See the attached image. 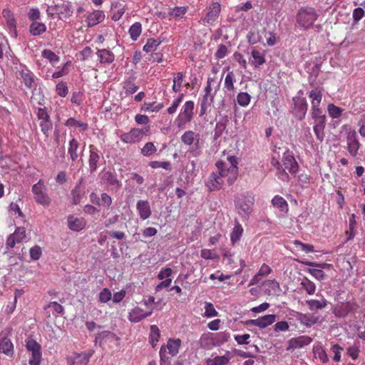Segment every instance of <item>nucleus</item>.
Segmentation results:
<instances>
[{"label": "nucleus", "instance_id": "16", "mask_svg": "<svg viewBox=\"0 0 365 365\" xmlns=\"http://www.w3.org/2000/svg\"><path fill=\"white\" fill-rule=\"evenodd\" d=\"M19 72L25 86L29 88H32L35 83V75L34 73L24 65L19 66Z\"/></svg>", "mask_w": 365, "mask_h": 365}, {"label": "nucleus", "instance_id": "21", "mask_svg": "<svg viewBox=\"0 0 365 365\" xmlns=\"http://www.w3.org/2000/svg\"><path fill=\"white\" fill-rule=\"evenodd\" d=\"M296 319L299 323L307 327H311L319 322V317L313 314H302L298 312Z\"/></svg>", "mask_w": 365, "mask_h": 365}, {"label": "nucleus", "instance_id": "51", "mask_svg": "<svg viewBox=\"0 0 365 365\" xmlns=\"http://www.w3.org/2000/svg\"><path fill=\"white\" fill-rule=\"evenodd\" d=\"M163 103L156 104L155 102L153 103H145L143 105L142 110L145 112H158L163 108Z\"/></svg>", "mask_w": 365, "mask_h": 365}, {"label": "nucleus", "instance_id": "41", "mask_svg": "<svg viewBox=\"0 0 365 365\" xmlns=\"http://www.w3.org/2000/svg\"><path fill=\"white\" fill-rule=\"evenodd\" d=\"M187 7L186 6H175L168 9V15L173 18H182L187 12Z\"/></svg>", "mask_w": 365, "mask_h": 365}, {"label": "nucleus", "instance_id": "13", "mask_svg": "<svg viewBox=\"0 0 365 365\" xmlns=\"http://www.w3.org/2000/svg\"><path fill=\"white\" fill-rule=\"evenodd\" d=\"M153 314V309L148 311H144L143 309L135 307L128 313V319L132 323H138L147 318Z\"/></svg>", "mask_w": 365, "mask_h": 365}, {"label": "nucleus", "instance_id": "53", "mask_svg": "<svg viewBox=\"0 0 365 365\" xmlns=\"http://www.w3.org/2000/svg\"><path fill=\"white\" fill-rule=\"evenodd\" d=\"M327 110H328L329 115L332 118H339L344 110L342 108H341L332 103L328 105Z\"/></svg>", "mask_w": 365, "mask_h": 365}, {"label": "nucleus", "instance_id": "35", "mask_svg": "<svg viewBox=\"0 0 365 365\" xmlns=\"http://www.w3.org/2000/svg\"><path fill=\"white\" fill-rule=\"evenodd\" d=\"M215 96L210 94H204L200 103V115H205L207 112V108L210 106L214 102Z\"/></svg>", "mask_w": 365, "mask_h": 365}, {"label": "nucleus", "instance_id": "64", "mask_svg": "<svg viewBox=\"0 0 365 365\" xmlns=\"http://www.w3.org/2000/svg\"><path fill=\"white\" fill-rule=\"evenodd\" d=\"M359 127V133L362 138H365V115H362L361 118L357 123Z\"/></svg>", "mask_w": 365, "mask_h": 365}, {"label": "nucleus", "instance_id": "31", "mask_svg": "<svg viewBox=\"0 0 365 365\" xmlns=\"http://www.w3.org/2000/svg\"><path fill=\"white\" fill-rule=\"evenodd\" d=\"M0 352L9 356L14 354V346L9 339L4 337L0 339Z\"/></svg>", "mask_w": 365, "mask_h": 365}, {"label": "nucleus", "instance_id": "58", "mask_svg": "<svg viewBox=\"0 0 365 365\" xmlns=\"http://www.w3.org/2000/svg\"><path fill=\"white\" fill-rule=\"evenodd\" d=\"M314 352L315 356L318 358L322 363H327L329 361L327 354L322 347L314 349Z\"/></svg>", "mask_w": 365, "mask_h": 365}, {"label": "nucleus", "instance_id": "49", "mask_svg": "<svg viewBox=\"0 0 365 365\" xmlns=\"http://www.w3.org/2000/svg\"><path fill=\"white\" fill-rule=\"evenodd\" d=\"M251 96L247 92H240L237 96L238 104L242 107L247 106L250 103Z\"/></svg>", "mask_w": 365, "mask_h": 365}, {"label": "nucleus", "instance_id": "44", "mask_svg": "<svg viewBox=\"0 0 365 365\" xmlns=\"http://www.w3.org/2000/svg\"><path fill=\"white\" fill-rule=\"evenodd\" d=\"M161 43H162V41H160L159 39H155L153 38H148L147 40L146 43L143 46V50L147 53L155 51L158 48V47L160 45Z\"/></svg>", "mask_w": 365, "mask_h": 365}, {"label": "nucleus", "instance_id": "29", "mask_svg": "<svg viewBox=\"0 0 365 365\" xmlns=\"http://www.w3.org/2000/svg\"><path fill=\"white\" fill-rule=\"evenodd\" d=\"M114 339H118L116 335L110 331H103L96 334L95 339V343L99 344L100 346H102L103 342H106L108 341H112Z\"/></svg>", "mask_w": 365, "mask_h": 365}, {"label": "nucleus", "instance_id": "32", "mask_svg": "<svg viewBox=\"0 0 365 365\" xmlns=\"http://www.w3.org/2000/svg\"><path fill=\"white\" fill-rule=\"evenodd\" d=\"M272 205L279 209L280 212L286 214L289 210V206L287 202L281 196L276 195L272 200Z\"/></svg>", "mask_w": 365, "mask_h": 365}, {"label": "nucleus", "instance_id": "55", "mask_svg": "<svg viewBox=\"0 0 365 365\" xmlns=\"http://www.w3.org/2000/svg\"><path fill=\"white\" fill-rule=\"evenodd\" d=\"M65 125L68 127H78L81 128L82 130H86L88 128V125L82 121H78L75 120L73 118H68Z\"/></svg>", "mask_w": 365, "mask_h": 365}, {"label": "nucleus", "instance_id": "42", "mask_svg": "<svg viewBox=\"0 0 365 365\" xmlns=\"http://www.w3.org/2000/svg\"><path fill=\"white\" fill-rule=\"evenodd\" d=\"M301 287L304 289L306 292L309 294L312 295L314 294L316 291V285L315 284L307 279V277H304L300 283Z\"/></svg>", "mask_w": 365, "mask_h": 365}, {"label": "nucleus", "instance_id": "26", "mask_svg": "<svg viewBox=\"0 0 365 365\" xmlns=\"http://www.w3.org/2000/svg\"><path fill=\"white\" fill-rule=\"evenodd\" d=\"M96 54L101 63L110 64L115 60L114 53L108 49H98Z\"/></svg>", "mask_w": 365, "mask_h": 365}, {"label": "nucleus", "instance_id": "2", "mask_svg": "<svg viewBox=\"0 0 365 365\" xmlns=\"http://www.w3.org/2000/svg\"><path fill=\"white\" fill-rule=\"evenodd\" d=\"M217 172H212L210 175L206 185L210 191L219 190L222 188L224 181L223 178L226 175L225 163L217 161L215 164Z\"/></svg>", "mask_w": 365, "mask_h": 365}, {"label": "nucleus", "instance_id": "25", "mask_svg": "<svg viewBox=\"0 0 365 365\" xmlns=\"http://www.w3.org/2000/svg\"><path fill=\"white\" fill-rule=\"evenodd\" d=\"M136 209L142 220H146L151 215L150 203L147 200H138L136 204Z\"/></svg>", "mask_w": 365, "mask_h": 365}, {"label": "nucleus", "instance_id": "33", "mask_svg": "<svg viewBox=\"0 0 365 365\" xmlns=\"http://www.w3.org/2000/svg\"><path fill=\"white\" fill-rule=\"evenodd\" d=\"M220 82H216L213 78L209 77L207 81V85L204 89L205 93L215 96L216 93L220 89Z\"/></svg>", "mask_w": 365, "mask_h": 365}, {"label": "nucleus", "instance_id": "3", "mask_svg": "<svg viewBox=\"0 0 365 365\" xmlns=\"http://www.w3.org/2000/svg\"><path fill=\"white\" fill-rule=\"evenodd\" d=\"M254 196L251 193H244L239 195L235 200V206L238 213L244 218H248L254 205Z\"/></svg>", "mask_w": 365, "mask_h": 365}, {"label": "nucleus", "instance_id": "11", "mask_svg": "<svg viewBox=\"0 0 365 365\" xmlns=\"http://www.w3.org/2000/svg\"><path fill=\"white\" fill-rule=\"evenodd\" d=\"M293 114L294 117L299 120L304 119L308 108L306 99L301 96H295L293 98Z\"/></svg>", "mask_w": 365, "mask_h": 365}, {"label": "nucleus", "instance_id": "12", "mask_svg": "<svg viewBox=\"0 0 365 365\" xmlns=\"http://www.w3.org/2000/svg\"><path fill=\"white\" fill-rule=\"evenodd\" d=\"M93 353V350L88 352L73 353L67 358L68 364V365H87Z\"/></svg>", "mask_w": 365, "mask_h": 365}, {"label": "nucleus", "instance_id": "38", "mask_svg": "<svg viewBox=\"0 0 365 365\" xmlns=\"http://www.w3.org/2000/svg\"><path fill=\"white\" fill-rule=\"evenodd\" d=\"M230 356L227 353L224 356H217L213 359H209L207 361V365H227L230 362Z\"/></svg>", "mask_w": 365, "mask_h": 365}, {"label": "nucleus", "instance_id": "6", "mask_svg": "<svg viewBox=\"0 0 365 365\" xmlns=\"http://www.w3.org/2000/svg\"><path fill=\"white\" fill-rule=\"evenodd\" d=\"M309 97L312 104V118L314 119L326 118L325 113L319 108V105L322 99V92L321 88H316L309 92Z\"/></svg>", "mask_w": 365, "mask_h": 365}, {"label": "nucleus", "instance_id": "28", "mask_svg": "<svg viewBox=\"0 0 365 365\" xmlns=\"http://www.w3.org/2000/svg\"><path fill=\"white\" fill-rule=\"evenodd\" d=\"M56 9L63 17H70L73 13V8L69 1H61L56 4Z\"/></svg>", "mask_w": 365, "mask_h": 365}, {"label": "nucleus", "instance_id": "22", "mask_svg": "<svg viewBox=\"0 0 365 365\" xmlns=\"http://www.w3.org/2000/svg\"><path fill=\"white\" fill-rule=\"evenodd\" d=\"M283 165L291 174H295L298 170V164L294 156L289 152L284 154Z\"/></svg>", "mask_w": 365, "mask_h": 365}, {"label": "nucleus", "instance_id": "62", "mask_svg": "<svg viewBox=\"0 0 365 365\" xmlns=\"http://www.w3.org/2000/svg\"><path fill=\"white\" fill-rule=\"evenodd\" d=\"M112 294L110 291L107 289L104 288L103 290L99 293V301L101 303H106L108 301L111 299Z\"/></svg>", "mask_w": 365, "mask_h": 365}, {"label": "nucleus", "instance_id": "8", "mask_svg": "<svg viewBox=\"0 0 365 365\" xmlns=\"http://www.w3.org/2000/svg\"><path fill=\"white\" fill-rule=\"evenodd\" d=\"M26 347L31 353V357L29 359L30 365H40L41 360V347L35 340L29 339L26 341Z\"/></svg>", "mask_w": 365, "mask_h": 365}, {"label": "nucleus", "instance_id": "23", "mask_svg": "<svg viewBox=\"0 0 365 365\" xmlns=\"http://www.w3.org/2000/svg\"><path fill=\"white\" fill-rule=\"evenodd\" d=\"M89 148L90 155L88 158V165L90 172L93 173L96 171L98 168V163L101 158L97 148L94 145H91Z\"/></svg>", "mask_w": 365, "mask_h": 365}, {"label": "nucleus", "instance_id": "36", "mask_svg": "<svg viewBox=\"0 0 365 365\" xmlns=\"http://www.w3.org/2000/svg\"><path fill=\"white\" fill-rule=\"evenodd\" d=\"M226 69L229 71L230 67H227ZM235 82V77L233 71H228L227 73L225 81H224V88L227 91H233L235 89L234 83Z\"/></svg>", "mask_w": 365, "mask_h": 365}, {"label": "nucleus", "instance_id": "50", "mask_svg": "<svg viewBox=\"0 0 365 365\" xmlns=\"http://www.w3.org/2000/svg\"><path fill=\"white\" fill-rule=\"evenodd\" d=\"M160 334L158 327L156 325H151L150 327V344L153 347H155L156 343L158 341Z\"/></svg>", "mask_w": 365, "mask_h": 365}, {"label": "nucleus", "instance_id": "17", "mask_svg": "<svg viewBox=\"0 0 365 365\" xmlns=\"http://www.w3.org/2000/svg\"><path fill=\"white\" fill-rule=\"evenodd\" d=\"M102 180L110 185V190L118 191L122 186V182L118 180L115 173L106 171L103 174Z\"/></svg>", "mask_w": 365, "mask_h": 365}, {"label": "nucleus", "instance_id": "27", "mask_svg": "<svg viewBox=\"0 0 365 365\" xmlns=\"http://www.w3.org/2000/svg\"><path fill=\"white\" fill-rule=\"evenodd\" d=\"M312 339L309 336H301L297 338H292L289 341V349H297L303 347L304 346L308 345L311 342Z\"/></svg>", "mask_w": 365, "mask_h": 365}, {"label": "nucleus", "instance_id": "61", "mask_svg": "<svg viewBox=\"0 0 365 365\" xmlns=\"http://www.w3.org/2000/svg\"><path fill=\"white\" fill-rule=\"evenodd\" d=\"M29 255L31 259L38 260L42 255L41 247L38 245L32 247L29 250Z\"/></svg>", "mask_w": 365, "mask_h": 365}, {"label": "nucleus", "instance_id": "45", "mask_svg": "<svg viewBox=\"0 0 365 365\" xmlns=\"http://www.w3.org/2000/svg\"><path fill=\"white\" fill-rule=\"evenodd\" d=\"M46 30V26L44 24L38 21H34L30 26V32L33 36H38Z\"/></svg>", "mask_w": 365, "mask_h": 365}, {"label": "nucleus", "instance_id": "40", "mask_svg": "<svg viewBox=\"0 0 365 365\" xmlns=\"http://www.w3.org/2000/svg\"><path fill=\"white\" fill-rule=\"evenodd\" d=\"M45 101L44 96L40 89H34L32 91L31 103L35 106L43 105Z\"/></svg>", "mask_w": 365, "mask_h": 365}, {"label": "nucleus", "instance_id": "47", "mask_svg": "<svg viewBox=\"0 0 365 365\" xmlns=\"http://www.w3.org/2000/svg\"><path fill=\"white\" fill-rule=\"evenodd\" d=\"M180 339H169L167 343V348L169 351V354L172 356H175L178 351L180 346Z\"/></svg>", "mask_w": 365, "mask_h": 365}, {"label": "nucleus", "instance_id": "37", "mask_svg": "<svg viewBox=\"0 0 365 365\" xmlns=\"http://www.w3.org/2000/svg\"><path fill=\"white\" fill-rule=\"evenodd\" d=\"M79 143L75 138H72L69 141L68 153L70 155V158L72 161H76L78 157L77 150L78 149Z\"/></svg>", "mask_w": 365, "mask_h": 365}, {"label": "nucleus", "instance_id": "5", "mask_svg": "<svg viewBox=\"0 0 365 365\" xmlns=\"http://www.w3.org/2000/svg\"><path fill=\"white\" fill-rule=\"evenodd\" d=\"M34 198L36 203L48 207L51 203V198L47 193V187L42 180H39L31 188Z\"/></svg>", "mask_w": 365, "mask_h": 365}, {"label": "nucleus", "instance_id": "1", "mask_svg": "<svg viewBox=\"0 0 365 365\" xmlns=\"http://www.w3.org/2000/svg\"><path fill=\"white\" fill-rule=\"evenodd\" d=\"M318 16L317 11L313 7H302L297 14V23L304 29H308L313 26Z\"/></svg>", "mask_w": 365, "mask_h": 365}, {"label": "nucleus", "instance_id": "52", "mask_svg": "<svg viewBox=\"0 0 365 365\" xmlns=\"http://www.w3.org/2000/svg\"><path fill=\"white\" fill-rule=\"evenodd\" d=\"M227 160L230 163V166L227 167V164L225 163V169L227 172H234V174L235 172H238V160L236 156L231 155L227 157Z\"/></svg>", "mask_w": 365, "mask_h": 365}, {"label": "nucleus", "instance_id": "57", "mask_svg": "<svg viewBox=\"0 0 365 365\" xmlns=\"http://www.w3.org/2000/svg\"><path fill=\"white\" fill-rule=\"evenodd\" d=\"M157 149L154 144L151 142L145 143L141 149V153L145 156H150L156 152Z\"/></svg>", "mask_w": 365, "mask_h": 365}, {"label": "nucleus", "instance_id": "30", "mask_svg": "<svg viewBox=\"0 0 365 365\" xmlns=\"http://www.w3.org/2000/svg\"><path fill=\"white\" fill-rule=\"evenodd\" d=\"M91 198L98 205L109 207L112 204V198L107 193H102L98 198L95 193H91Z\"/></svg>", "mask_w": 365, "mask_h": 365}, {"label": "nucleus", "instance_id": "18", "mask_svg": "<svg viewBox=\"0 0 365 365\" xmlns=\"http://www.w3.org/2000/svg\"><path fill=\"white\" fill-rule=\"evenodd\" d=\"M220 10V4L218 2H213L209 7L208 11L203 19V22L212 24L219 16Z\"/></svg>", "mask_w": 365, "mask_h": 365}, {"label": "nucleus", "instance_id": "43", "mask_svg": "<svg viewBox=\"0 0 365 365\" xmlns=\"http://www.w3.org/2000/svg\"><path fill=\"white\" fill-rule=\"evenodd\" d=\"M142 32V25L140 22H135L129 28L128 33L133 41H136Z\"/></svg>", "mask_w": 365, "mask_h": 365}, {"label": "nucleus", "instance_id": "60", "mask_svg": "<svg viewBox=\"0 0 365 365\" xmlns=\"http://www.w3.org/2000/svg\"><path fill=\"white\" fill-rule=\"evenodd\" d=\"M149 166L152 168H163L165 170H171V164L170 162H160V161H151L149 163Z\"/></svg>", "mask_w": 365, "mask_h": 365}, {"label": "nucleus", "instance_id": "54", "mask_svg": "<svg viewBox=\"0 0 365 365\" xmlns=\"http://www.w3.org/2000/svg\"><path fill=\"white\" fill-rule=\"evenodd\" d=\"M243 232V229L240 225H237L234 227L232 232L230 235V239L232 242V244L236 243L237 241L240 240L242 234Z\"/></svg>", "mask_w": 365, "mask_h": 365}, {"label": "nucleus", "instance_id": "4", "mask_svg": "<svg viewBox=\"0 0 365 365\" xmlns=\"http://www.w3.org/2000/svg\"><path fill=\"white\" fill-rule=\"evenodd\" d=\"M194 108L195 103L192 101H187L184 103L175 120V123L178 128H184L185 125L192 120Z\"/></svg>", "mask_w": 365, "mask_h": 365}, {"label": "nucleus", "instance_id": "63", "mask_svg": "<svg viewBox=\"0 0 365 365\" xmlns=\"http://www.w3.org/2000/svg\"><path fill=\"white\" fill-rule=\"evenodd\" d=\"M289 329V325L287 322L281 321L277 322L274 326V330L276 332L287 331Z\"/></svg>", "mask_w": 365, "mask_h": 365}, {"label": "nucleus", "instance_id": "59", "mask_svg": "<svg viewBox=\"0 0 365 365\" xmlns=\"http://www.w3.org/2000/svg\"><path fill=\"white\" fill-rule=\"evenodd\" d=\"M218 312L215 310L213 304L210 302H205V316L206 317H217Z\"/></svg>", "mask_w": 365, "mask_h": 365}, {"label": "nucleus", "instance_id": "56", "mask_svg": "<svg viewBox=\"0 0 365 365\" xmlns=\"http://www.w3.org/2000/svg\"><path fill=\"white\" fill-rule=\"evenodd\" d=\"M42 56L48 59L51 63H55L59 61V56L51 50L44 49L42 51Z\"/></svg>", "mask_w": 365, "mask_h": 365}, {"label": "nucleus", "instance_id": "46", "mask_svg": "<svg viewBox=\"0 0 365 365\" xmlns=\"http://www.w3.org/2000/svg\"><path fill=\"white\" fill-rule=\"evenodd\" d=\"M252 64L256 68L262 65L265 62L264 54L257 50H253L252 51Z\"/></svg>", "mask_w": 365, "mask_h": 365}, {"label": "nucleus", "instance_id": "34", "mask_svg": "<svg viewBox=\"0 0 365 365\" xmlns=\"http://www.w3.org/2000/svg\"><path fill=\"white\" fill-rule=\"evenodd\" d=\"M306 304H307L309 309L311 311H315L318 309H322L325 308L327 306L328 302L323 297L321 300L317 299H309L306 301Z\"/></svg>", "mask_w": 365, "mask_h": 365}, {"label": "nucleus", "instance_id": "14", "mask_svg": "<svg viewBox=\"0 0 365 365\" xmlns=\"http://www.w3.org/2000/svg\"><path fill=\"white\" fill-rule=\"evenodd\" d=\"M25 237L26 229L24 227H19L7 237L6 245L8 247L13 248L16 243H21Z\"/></svg>", "mask_w": 365, "mask_h": 365}, {"label": "nucleus", "instance_id": "15", "mask_svg": "<svg viewBox=\"0 0 365 365\" xmlns=\"http://www.w3.org/2000/svg\"><path fill=\"white\" fill-rule=\"evenodd\" d=\"M275 320L276 316L274 314H267L256 319H250L247 322V324L263 329L272 324Z\"/></svg>", "mask_w": 365, "mask_h": 365}, {"label": "nucleus", "instance_id": "7", "mask_svg": "<svg viewBox=\"0 0 365 365\" xmlns=\"http://www.w3.org/2000/svg\"><path fill=\"white\" fill-rule=\"evenodd\" d=\"M346 143L349 155L352 157H356L358 155L361 144L359 141L356 132L354 130L349 129L346 131Z\"/></svg>", "mask_w": 365, "mask_h": 365}, {"label": "nucleus", "instance_id": "39", "mask_svg": "<svg viewBox=\"0 0 365 365\" xmlns=\"http://www.w3.org/2000/svg\"><path fill=\"white\" fill-rule=\"evenodd\" d=\"M196 139L199 140V134L192 130L186 131L181 136V141L186 145H191Z\"/></svg>", "mask_w": 365, "mask_h": 365}, {"label": "nucleus", "instance_id": "20", "mask_svg": "<svg viewBox=\"0 0 365 365\" xmlns=\"http://www.w3.org/2000/svg\"><path fill=\"white\" fill-rule=\"evenodd\" d=\"M2 16L4 19L6 20V25L10 33H11L14 36L16 37V21L14 17L13 13L11 11L10 9H4L2 11Z\"/></svg>", "mask_w": 365, "mask_h": 365}, {"label": "nucleus", "instance_id": "24", "mask_svg": "<svg viewBox=\"0 0 365 365\" xmlns=\"http://www.w3.org/2000/svg\"><path fill=\"white\" fill-rule=\"evenodd\" d=\"M67 220L68 228L75 232L81 231L86 225V222L84 218L76 217L74 215H69Z\"/></svg>", "mask_w": 365, "mask_h": 365}, {"label": "nucleus", "instance_id": "9", "mask_svg": "<svg viewBox=\"0 0 365 365\" xmlns=\"http://www.w3.org/2000/svg\"><path fill=\"white\" fill-rule=\"evenodd\" d=\"M148 132L149 127L143 129L132 128L130 132L122 134L120 140L125 143H135L140 141Z\"/></svg>", "mask_w": 365, "mask_h": 365}, {"label": "nucleus", "instance_id": "19", "mask_svg": "<svg viewBox=\"0 0 365 365\" xmlns=\"http://www.w3.org/2000/svg\"><path fill=\"white\" fill-rule=\"evenodd\" d=\"M105 19V14L101 10H95L89 13L86 17V22L88 27H93Z\"/></svg>", "mask_w": 365, "mask_h": 365}, {"label": "nucleus", "instance_id": "48", "mask_svg": "<svg viewBox=\"0 0 365 365\" xmlns=\"http://www.w3.org/2000/svg\"><path fill=\"white\" fill-rule=\"evenodd\" d=\"M184 74L182 72H178L175 74L173 78V85L172 86V90L175 93H178L180 91V88L182 86V83L183 81Z\"/></svg>", "mask_w": 365, "mask_h": 365}, {"label": "nucleus", "instance_id": "10", "mask_svg": "<svg viewBox=\"0 0 365 365\" xmlns=\"http://www.w3.org/2000/svg\"><path fill=\"white\" fill-rule=\"evenodd\" d=\"M38 119L40 120L39 126L41 132L48 137L50 131L52 130L53 125L50 116L45 108H38L36 113Z\"/></svg>", "mask_w": 365, "mask_h": 365}]
</instances>
